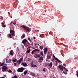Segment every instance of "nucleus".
<instances>
[{"label":"nucleus","mask_w":78,"mask_h":78,"mask_svg":"<svg viewBox=\"0 0 78 78\" xmlns=\"http://www.w3.org/2000/svg\"><path fill=\"white\" fill-rule=\"evenodd\" d=\"M43 71L44 72H45V68H44L43 69Z\"/></svg>","instance_id":"ea45409f"},{"label":"nucleus","mask_w":78,"mask_h":78,"mask_svg":"<svg viewBox=\"0 0 78 78\" xmlns=\"http://www.w3.org/2000/svg\"><path fill=\"white\" fill-rule=\"evenodd\" d=\"M13 61L14 62H16V61H17V59L16 58H15V59H13Z\"/></svg>","instance_id":"bb28decb"},{"label":"nucleus","mask_w":78,"mask_h":78,"mask_svg":"<svg viewBox=\"0 0 78 78\" xmlns=\"http://www.w3.org/2000/svg\"><path fill=\"white\" fill-rule=\"evenodd\" d=\"M49 66V64H47L46 65V66Z\"/></svg>","instance_id":"c03bdc74"},{"label":"nucleus","mask_w":78,"mask_h":78,"mask_svg":"<svg viewBox=\"0 0 78 78\" xmlns=\"http://www.w3.org/2000/svg\"><path fill=\"white\" fill-rule=\"evenodd\" d=\"M48 62H50V60H48Z\"/></svg>","instance_id":"69168bd1"},{"label":"nucleus","mask_w":78,"mask_h":78,"mask_svg":"<svg viewBox=\"0 0 78 78\" xmlns=\"http://www.w3.org/2000/svg\"><path fill=\"white\" fill-rule=\"evenodd\" d=\"M16 65H17V63H14V66H16Z\"/></svg>","instance_id":"c9c22d12"},{"label":"nucleus","mask_w":78,"mask_h":78,"mask_svg":"<svg viewBox=\"0 0 78 78\" xmlns=\"http://www.w3.org/2000/svg\"><path fill=\"white\" fill-rule=\"evenodd\" d=\"M23 60V57L22 58H20V59L19 60V62H18V64H20V63H21V62Z\"/></svg>","instance_id":"f8f14e48"},{"label":"nucleus","mask_w":78,"mask_h":78,"mask_svg":"<svg viewBox=\"0 0 78 78\" xmlns=\"http://www.w3.org/2000/svg\"><path fill=\"white\" fill-rule=\"evenodd\" d=\"M27 42H28V44H29V42H28V41H27Z\"/></svg>","instance_id":"680f3d73"},{"label":"nucleus","mask_w":78,"mask_h":78,"mask_svg":"<svg viewBox=\"0 0 78 78\" xmlns=\"http://www.w3.org/2000/svg\"><path fill=\"white\" fill-rule=\"evenodd\" d=\"M24 69H25L24 68L21 67L20 68H18L17 70L18 72H22L23 71Z\"/></svg>","instance_id":"7ed1b4c3"},{"label":"nucleus","mask_w":78,"mask_h":78,"mask_svg":"<svg viewBox=\"0 0 78 78\" xmlns=\"http://www.w3.org/2000/svg\"><path fill=\"white\" fill-rule=\"evenodd\" d=\"M58 65V62L55 61V66H56Z\"/></svg>","instance_id":"7c9ffc66"},{"label":"nucleus","mask_w":78,"mask_h":78,"mask_svg":"<svg viewBox=\"0 0 78 78\" xmlns=\"http://www.w3.org/2000/svg\"><path fill=\"white\" fill-rule=\"evenodd\" d=\"M11 59H9V60L8 59H6V62L7 63H11Z\"/></svg>","instance_id":"ddd939ff"},{"label":"nucleus","mask_w":78,"mask_h":78,"mask_svg":"<svg viewBox=\"0 0 78 78\" xmlns=\"http://www.w3.org/2000/svg\"><path fill=\"white\" fill-rule=\"evenodd\" d=\"M76 73L78 74V71H76Z\"/></svg>","instance_id":"8fccbe9b"},{"label":"nucleus","mask_w":78,"mask_h":78,"mask_svg":"<svg viewBox=\"0 0 78 78\" xmlns=\"http://www.w3.org/2000/svg\"><path fill=\"white\" fill-rule=\"evenodd\" d=\"M34 44H35V45H37V43H34Z\"/></svg>","instance_id":"a18cd8bd"},{"label":"nucleus","mask_w":78,"mask_h":78,"mask_svg":"<svg viewBox=\"0 0 78 78\" xmlns=\"http://www.w3.org/2000/svg\"><path fill=\"white\" fill-rule=\"evenodd\" d=\"M30 73L32 76H36V75L34 73Z\"/></svg>","instance_id":"6ab92c4d"},{"label":"nucleus","mask_w":78,"mask_h":78,"mask_svg":"<svg viewBox=\"0 0 78 78\" xmlns=\"http://www.w3.org/2000/svg\"><path fill=\"white\" fill-rule=\"evenodd\" d=\"M40 55H39L38 54H35L34 55V57L35 58H39L40 57Z\"/></svg>","instance_id":"6e6552de"},{"label":"nucleus","mask_w":78,"mask_h":78,"mask_svg":"<svg viewBox=\"0 0 78 78\" xmlns=\"http://www.w3.org/2000/svg\"><path fill=\"white\" fill-rule=\"evenodd\" d=\"M21 27L22 28H23L25 30L26 32H27V33H29L31 31V28L27 26H25V25H22L21 26Z\"/></svg>","instance_id":"f257e3e1"},{"label":"nucleus","mask_w":78,"mask_h":78,"mask_svg":"<svg viewBox=\"0 0 78 78\" xmlns=\"http://www.w3.org/2000/svg\"><path fill=\"white\" fill-rule=\"evenodd\" d=\"M22 48L23 49H25V48H24V46H23V45H22Z\"/></svg>","instance_id":"72a5a7b5"},{"label":"nucleus","mask_w":78,"mask_h":78,"mask_svg":"<svg viewBox=\"0 0 78 78\" xmlns=\"http://www.w3.org/2000/svg\"><path fill=\"white\" fill-rule=\"evenodd\" d=\"M6 64H4V66H6Z\"/></svg>","instance_id":"e2e57ef3"},{"label":"nucleus","mask_w":78,"mask_h":78,"mask_svg":"<svg viewBox=\"0 0 78 78\" xmlns=\"http://www.w3.org/2000/svg\"><path fill=\"white\" fill-rule=\"evenodd\" d=\"M67 72L66 73H65V75H67Z\"/></svg>","instance_id":"5fc2aeb1"},{"label":"nucleus","mask_w":78,"mask_h":78,"mask_svg":"<svg viewBox=\"0 0 78 78\" xmlns=\"http://www.w3.org/2000/svg\"><path fill=\"white\" fill-rule=\"evenodd\" d=\"M43 61V57L42 56H41L39 58L38 62L39 63H41Z\"/></svg>","instance_id":"39448f33"},{"label":"nucleus","mask_w":78,"mask_h":78,"mask_svg":"<svg viewBox=\"0 0 78 78\" xmlns=\"http://www.w3.org/2000/svg\"><path fill=\"white\" fill-rule=\"evenodd\" d=\"M36 51H40L39 49H36Z\"/></svg>","instance_id":"79ce46f5"},{"label":"nucleus","mask_w":78,"mask_h":78,"mask_svg":"<svg viewBox=\"0 0 78 78\" xmlns=\"http://www.w3.org/2000/svg\"><path fill=\"white\" fill-rule=\"evenodd\" d=\"M28 48H27V50H28Z\"/></svg>","instance_id":"774afa93"},{"label":"nucleus","mask_w":78,"mask_h":78,"mask_svg":"<svg viewBox=\"0 0 78 78\" xmlns=\"http://www.w3.org/2000/svg\"><path fill=\"white\" fill-rule=\"evenodd\" d=\"M34 53V51H32L31 54L33 55Z\"/></svg>","instance_id":"e433bc0d"},{"label":"nucleus","mask_w":78,"mask_h":78,"mask_svg":"<svg viewBox=\"0 0 78 78\" xmlns=\"http://www.w3.org/2000/svg\"><path fill=\"white\" fill-rule=\"evenodd\" d=\"M40 37H44V34H41L40 36Z\"/></svg>","instance_id":"a878e982"},{"label":"nucleus","mask_w":78,"mask_h":78,"mask_svg":"<svg viewBox=\"0 0 78 78\" xmlns=\"http://www.w3.org/2000/svg\"><path fill=\"white\" fill-rule=\"evenodd\" d=\"M49 34H53V33H52V32H49Z\"/></svg>","instance_id":"a19ab883"},{"label":"nucleus","mask_w":78,"mask_h":78,"mask_svg":"<svg viewBox=\"0 0 78 78\" xmlns=\"http://www.w3.org/2000/svg\"><path fill=\"white\" fill-rule=\"evenodd\" d=\"M47 59H50V58H51V56H50V55H47Z\"/></svg>","instance_id":"2eb2a0df"},{"label":"nucleus","mask_w":78,"mask_h":78,"mask_svg":"<svg viewBox=\"0 0 78 78\" xmlns=\"http://www.w3.org/2000/svg\"><path fill=\"white\" fill-rule=\"evenodd\" d=\"M49 66L51 67H52V62H51L49 64Z\"/></svg>","instance_id":"412c9836"},{"label":"nucleus","mask_w":78,"mask_h":78,"mask_svg":"<svg viewBox=\"0 0 78 78\" xmlns=\"http://www.w3.org/2000/svg\"><path fill=\"white\" fill-rule=\"evenodd\" d=\"M34 39H36V37H34Z\"/></svg>","instance_id":"3c124183"},{"label":"nucleus","mask_w":78,"mask_h":78,"mask_svg":"<svg viewBox=\"0 0 78 78\" xmlns=\"http://www.w3.org/2000/svg\"><path fill=\"white\" fill-rule=\"evenodd\" d=\"M62 73H64V74H65V72H64V71H63V72H62Z\"/></svg>","instance_id":"864d4df0"},{"label":"nucleus","mask_w":78,"mask_h":78,"mask_svg":"<svg viewBox=\"0 0 78 78\" xmlns=\"http://www.w3.org/2000/svg\"><path fill=\"white\" fill-rule=\"evenodd\" d=\"M8 72L9 73H12V71L11 70H9L8 71Z\"/></svg>","instance_id":"c756f323"},{"label":"nucleus","mask_w":78,"mask_h":78,"mask_svg":"<svg viewBox=\"0 0 78 78\" xmlns=\"http://www.w3.org/2000/svg\"><path fill=\"white\" fill-rule=\"evenodd\" d=\"M33 51H34V53H35V52H36V51H36V49H35V50H33Z\"/></svg>","instance_id":"58836bf2"},{"label":"nucleus","mask_w":78,"mask_h":78,"mask_svg":"<svg viewBox=\"0 0 78 78\" xmlns=\"http://www.w3.org/2000/svg\"><path fill=\"white\" fill-rule=\"evenodd\" d=\"M7 36L8 37L9 39H11L12 38V36H11V34H9L7 35Z\"/></svg>","instance_id":"9d476101"},{"label":"nucleus","mask_w":78,"mask_h":78,"mask_svg":"<svg viewBox=\"0 0 78 78\" xmlns=\"http://www.w3.org/2000/svg\"><path fill=\"white\" fill-rule=\"evenodd\" d=\"M43 48H44L43 46H40V48L41 50H42V49H43Z\"/></svg>","instance_id":"4be33fe9"},{"label":"nucleus","mask_w":78,"mask_h":78,"mask_svg":"<svg viewBox=\"0 0 78 78\" xmlns=\"http://www.w3.org/2000/svg\"><path fill=\"white\" fill-rule=\"evenodd\" d=\"M12 23L13 25H16V22H13Z\"/></svg>","instance_id":"473e14b6"},{"label":"nucleus","mask_w":78,"mask_h":78,"mask_svg":"<svg viewBox=\"0 0 78 78\" xmlns=\"http://www.w3.org/2000/svg\"><path fill=\"white\" fill-rule=\"evenodd\" d=\"M28 48H29V49L30 48H31V46H30V47H29Z\"/></svg>","instance_id":"de8ad7c7"},{"label":"nucleus","mask_w":78,"mask_h":78,"mask_svg":"<svg viewBox=\"0 0 78 78\" xmlns=\"http://www.w3.org/2000/svg\"><path fill=\"white\" fill-rule=\"evenodd\" d=\"M55 60H56V61H57V60H58V58H55Z\"/></svg>","instance_id":"4c0bfd02"},{"label":"nucleus","mask_w":78,"mask_h":78,"mask_svg":"<svg viewBox=\"0 0 78 78\" xmlns=\"http://www.w3.org/2000/svg\"><path fill=\"white\" fill-rule=\"evenodd\" d=\"M37 45H39V46H40V45L39 44H37Z\"/></svg>","instance_id":"0e129e2a"},{"label":"nucleus","mask_w":78,"mask_h":78,"mask_svg":"<svg viewBox=\"0 0 78 78\" xmlns=\"http://www.w3.org/2000/svg\"><path fill=\"white\" fill-rule=\"evenodd\" d=\"M4 64L5 63L4 62H3L2 63H1V62H0V67L4 66Z\"/></svg>","instance_id":"dca6fc26"},{"label":"nucleus","mask_w":78,"mask_h":78,"mask_svg":"<svg viewBox=\"0 0 78 78\" xmlns=\"http://www.w3.org/2000/svg\"><path fill=\"white\" fill-rule=\"evenodd\" d=\"M58 69H60L61 71H63L64 70V67L61 65H59L58 66Z\"/></svg>","instance_id":"0eeeda50"},{"label":"nucleus","mask_w":78,"mask_h":78,"mask_svg":"<svg viewBox=\"0 0 78 78\" xmlns=\"http://www.w3.org/2000/svg\"><path fill=\"white\" fill-rule=\"evenodd\" d=\"M30 51H31V49H29L27 51V52L28 53H30Z\"/></svg>","instance_id":"5701e85b"},{"label":"nucleus","mask_w":78,"mask_h":78,"mask_svg":"<svg viewBox=\"0 0 78 78\" xmlns=\"http://www.w3.org/2000/svg\"><path fill=\"white\" fill-rule=\"evenodd\" d=\"M25 37V35L23 34L22 36H21V38L22 39H23V38Z\"/></svg>","instance_id":"b1692460"},{"label":"nucleus","mask_w":78,"mask_h":78,"mask_svg":"<svg viewBox=\"0 0 78 78\" xmlns=\"http://www.w3.org/2000/svg\"><path fill=\"white\" fill-rule=\"evenodd\" d=\"M0 78H5L4 77H0Z\"/></svg>","instance_id":"603ef678"},{"label":"nucleus","mask_w":78,"mask_h":78,"mask_svg":"<svg viewBox=\"0 0 78 78\" xmlns=\"http://www.w3.org/2000/svg\"><path fill=\"white\" fill-rule=\"evenodd\" d=\"M47 59H46V61H48V60H47Z\"/></svg>","instance_id":"338daca9"},{"label":"nucleus","mask_w":78,"mask_h":78,"mask_svg":"<svg viewBox=\"0 0 78 78\" xmlns=\"http://www.w3.org/2000/svg\"><path fill=\"white\" fill-rule=\"evenodd\" d=\"M30 64L31 66H32L31 67H32L33 66V65H33V62H32Z\"/></svg>","instance_id":"393cba45"},{"label":"nucleus","mask_w":78,"mask_h":78,"mask_svg":"<svg viewBox=\"0 0 78 78\" xmlns=\"http://www.w3.org/2000/svg\"><path fill=\"white\" fill-rule=\"evenodd\" d=\"M40 56H43V52L41 51L40 52Z\"/></svg>","instance_id":"f3484780"},{"label":"nucleus","mask_w":78,"mask_h":78,"mask_svg":"<svg viewBox=\"0 0 78 78\" xmlns=\"http://www.w3.org/2000/svg\"><path fill=\"white\" fill-rule=\"evenodd\" d=\"M2 71L3 72H7L8 71V68L6 66H3L2 68Z\"/></svg>","instance_id":"f03ea898"},{"label":"nucleus","mask_w":78,"mask_h":78,"mask_svg":"<svg viewBox=\"0 0 78 78\" xmlns=\"http://www.w3.org/2000/svg\"><path fill=\"white\" fill-rule=\"evenodd\" d=\"M29 60H30V59L28 58V59H27L28 61H29Z\"/></svg>","instance_id":"6e6d98bb"},{"label":"nucleus","mask_w":78,"mask_h":78,"mask_svg":"<svg viewBox=\"0 0 78 78\" xmlns=\"http://www.w3.org/2000/svg\"><path fill=\"white\" fill-rule=\"evenodd\" d=\"M57 61H58V62H60V63H62V62H61V61L59 60H58V59Z\"/></svg>","instance_id":"cd10ccee"},{"label":"nucleus","mask_w":78,"mask_h":78,"mask_svg":"<svg viewBox=\"0 0 78 78\" xmlns=\"http://www.w3.org/2000/svg\"><path fill=\"white\" fill-rule=\"evenodd\" d=\"M37 67V66L35 65H34L32 67Z\"/></svg>","instance_id":"2f4dec72"},{"label":"nucleus","mask_w":78,"mask_h":78,"mask_svg":"<svg viewBox=\"0 0 78 78\" xmlns=\"http://www.w3.org/2000/svg\"><path fill=\"white\" fill-rule=\"evenodd\" d=\"M47 48H44V54H47Z\"/></svg>","instance_id":"9b49d317"},{"label":"nucleus","mask_w":78,"mask_h":78,"mask_svg":"<svg viewBox=\"0 0 78 78\" xmlns=\"http://www.w3.org/2000/svg\"><path fill=\"white\" fill-rule=\"evenodd\" d=\"M28 73V71L27 70H26L24 72V75H27V73Z\"/></svg>","instance_id":"a211bd4d"},{"label":"nucleus","mask_w":78,"mask_h":78,"mask_svg":"<svg viewBox=\"0 0 78 78\" xmlns=\"http://www.w3.org/2000/svg\"><path fill=\"white\" fill-rule=\"evenodd\" d=\"M8 13L9 14H10V13H9V12H8Z\"/></svg>","instance_id":"052dcab7"},{"label":"nucleus","mask_w":78,"mask_h":78,"mask_svg":"<svg viewBox=\"0 0 78 78\" xmlns=\"http://www.w3.org/2000/svg\"><path fill=\"white\" fill-rule=\"evenodd\" d=\"M9 55H11V56H12L14 55V52L13 51L11 50L9 52Z\"/></svg>","instance_id":"1a4fd4ad"},{"label":"nucleus","mask_w":78,"mask_h":78,"mask_svg":"<svg viewBox=\"0 0 78 78\" xmlns=\"http://www.w3.org/2000/svg\"><path fill=\"white\" fill-rule=\"evenodd\" d=\"M64 69H65V70H66V68H65V67H64Z\"/></svg>","instance_id":"4d7b16f0"},{"label":"nucleus","mask_w":78,"mask_h":78,"mask_svg":"<svg viewBox=\"0 0 78 78\" xmlns=\"http://www.w3.org/2000/svg\"><path fill=\"white\" fill-rule=\"evenodd\" d=\"M76 75H77V77H78V74L76 73Z\"/></svg>","instance_id":"13d9d810"},{"label":"nucleus","mask_w":78,"mask_h":78,"mask_svg":"<svg viewBox=\"0 0 78 78\" xmlns=\"http://www.w3.org/2000/svg\"><path fill=\"white\" fill-rule=\"evenodd\" d=\"M16 62H19V60H17Z\"/></svg>","instance_id":"09e8293b"},{"label":"nucleus","mask_w":78,"mask_h":78,"mask_svg":"<svg viewBox=\"0 0 78 78\" xmlns=\"http://www.w3.org/2000/svg\"><path fill=\"white\" fill-rule=\"evenodd\" d=\"M66 71H67V72H68V70L67 69H66Z\"/></svg>","instance_id":"bf43d9fd"},{"label":"nucleus","mask_w":78,"mask_h":78,"mask_svg":"<svg viewBox=\"0 0 78 78\" xmlns=\"http://www.w3.org/2000/svg\"><path fill=\"white\" fill-rule=\"evenodd\" d=\"M22 64L24 67H27V64L25 62L22 63Z\"/></svg>","instance_id":"4468645a"},{"label":"nucleus","mask_w":78,"mask_h":78,"mask_svg":"<svg viewBox=\"0 0 78 78\" xmlns=\"http://www.w3.org/2000/svg\"><path fill=\"white\" fill-rule=\"evenodd\" d=\"M13 78H17V76L15 75L14 76Z\"/></svg>","instance_id":"c85d7f7f"},{"label":"nucleus","mask_w":78,"mask_h":78,"mask_svg":"<svg viewBox=\"0 0 78 78\" xmlns=\"http://www.w3.org/2000/svg\"><path fill=\"white\" fill-rule=\"evenodd\" d=\"M28 42V41L27 40V39H24L22 41V43L24 44V45H26L27 44L26 43Z\"/></svg>","instance_id":"423d86ee"},{"label":"nucleus","mask_w":78,"mask_h":78,"mask_svg":"<svg viewBox=\"0 0 78 78\" xmlns=\"http://www.w3.org/2000/svg\"><path fill=\"white\" fill-rule=\"evenodd\" d=\"M28 40H29V41H30L31 42V39H30V38H28Z\"/></svg>","instance_id":"f704fd0d"},{"label":"nucleus","mask_w":78,"mask_h":78,"mask_svg":"<svg viewBox=\"0 0 78 78\" xmlns=\"http://www.w3.org/2000/svg\"><path fill=\"white\" fill-rule=\"evenodd\" d=\"M10 33L12 36H15V31L14 30H10Z\"/></svg>","instance_id":"20e7f679"},{"label":"nucleus","mask_w":78,"mask_h":78,"mask_svg":"<svg viewBox=\"0 0 78 78\" xmlns=\"http://www.w3.org/2000/svg\"><path fill=\"white\" fill-rule=\"evenodd\" d=\"M63 66H66V64L64 63L63 64Z\"/></svg>","instance_id":"49530a36"},{"label":"nucleus","mask_w":78,"mask_h":78,"mask_svg":"<svg viewBox=\"0 0 78 78\" xmlns=\"http://www.w3.org/2000/svg\"><path fill=\"white\" fill-rule=\"evenodd\" d=\"M53 58H55L56 57H55V55H53Z\"/></svg>","instance_id":"37998d69"},{"label":"nucleus","mask_w":78,"mask_h":78,"mask_svg":"<svg viewBox=\"0 0 78 78\" xmlns=\"http://www.w3.org/2000/svg\"><path fill=\"white\" fill-rule=\"evenodd\" d=\"M2 26L3 27H4V28L6 27V26H5V25H4V24L3 23H2Z\"/></svg>","instance_id":"aec40b11"}]
</instances>
